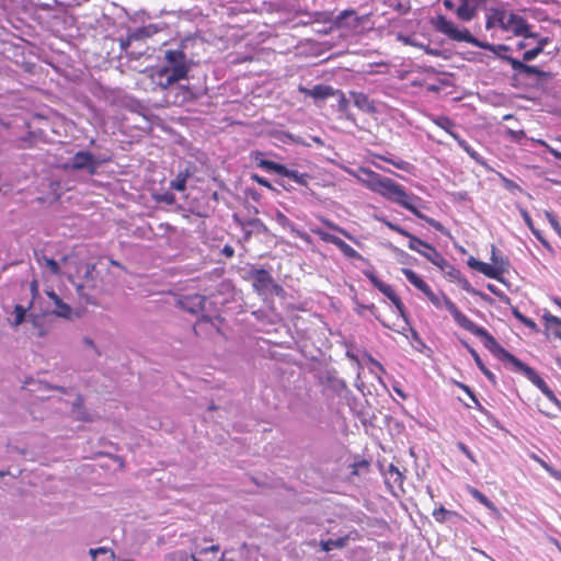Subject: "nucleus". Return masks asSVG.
Here are the masks:
<instances>
[{
	"label": "nucleus",
	"instance_id": "nucleus-35",
	"mask_svg": "<svg viewBox=\"0 0 561 561\" xmlns=\"http://www.w3.org/2000/svg\"><path fill=\"white\" fill-rule=\"evenodd\" d=\"M188 301H191L192 304V308L191 310L192 311H196L197 309H205V304H206V298L204 296H201V295H193L191 297L187 298Z\"/></svg>",
	"mask_w": 561,
	"mask_h": 561
},
{
	"label": "nucleus",
	"instance_id": "nucleus-53",
	"mask_svg": "<svg viewBox=\"0 0 561 561\" xmlns=\"http://www.w3.org/2000/svg\"><path fill=\"white\" fill-rule=\"evenodd\" d=\"M30 289H31V293H32V296H33V299H34L38 295V291H39L38 282L37 280H33L31 283Z\"/></svg>",
	"mask_w": 561,
	"mask_h": 561
},
{
	"label": "nucleus",
	"instance_id": "nucleus-51",
	"mask_svg": "<svg viewBox=\"0 0 561 561\" xmlns=\"http://www.w3.org/2000/svg\"><path fill=\"white\" fill-rule=\"evenodd\" d=\"M469 352L472 355V357H473L476 364L478 365V367L481 370H484V365H483L481 358L479 357L478 353L473 348H469Z\"/></svg>",
	"mask_w": 561,
	"mask_h": 561
},
{
	"label": "nucleus",
	"instance_id": "nucleus-64",
	"mask_svg": "<svg viewBox=\"0 0 561 561\" xmlns=\"http://www.w3.org/2000/svg\"><path fill=\"white\" fill-rule=\"evenodd\" d=\"M554 302L561 308V299H554Z\"/></svg>",
	"mask_w": 561,
	"mask_h": 561
},
{
	"label": "nucleus",
	"instance_id": "nucleus-4",
	"mask_svg": "<svg viewBox=\"0 0 561 561\" xmlns=\"http://www.w3.org/2000/svg\"><path fill=\"white\" fill-rule=\"evenodd\" d=\"M485 27L488 30L500 27L504 32L526 37V39L536 38V34L529 31L528 24L522 16L502 9L489 10Z\"/></svg>",
	"mask_w": 561,
	"mask_h": 561
},
{
	"label": "nucleus",
	"instance_id": "nucleus-59",
	"mask_svg": "<svg viewBox=\"0 0 561 561\" xmlns=\"http://www.w3.org/2000/svg\"><path fill=\"white\" fill-rule=\"evenodd\" d=\"M489 379L494 380V375L484 367V370H481Z\"/></svg>",
	"mask_w": 561,
	"mask_h": 561
},
{
	"label": "nucleus",
	"instance_id": "nucleus-60",
	"mask_svg": "<svg viewBox=\"0 0 561 561\" xmlns=\"http://www.w3.org/2000/svg\"><path fill=\"white\" fill-rule=\"evenodd\" d=\"M489 379L494 380V375L484 367V370H481Z\"/></svg>",
	"mask_w": 561,
	"mask_h": 561
},
{
	"label": "nucleus",
	"instance_id": "nucleus-62",
	"mask_svg": "<svg viewBox=\"0 0 561 561\" xmlns=\"http://www.w3.org/2000/svg\"><path fill=\"white\" fill-rule=\"evenodd\" d=\"M444 5L448 9L453 8V1L451 0H444Z\"/></svg>",
	"mask_w": 561,
	"mask_h": 561
},
{
	"label": "nucleus",
	"instance_id": "nucleus-34",
	"mask_svg": "<svg viewBox=\"0 0 561 561\" xmlns=\"http://www.w3.org/2000/svg\"><path fill=\"white\" fill-rule=\"evenodd\" d=\"M335 245L348 257H359L358 252L344 242L342 239H339Z\"/></svg>",
	"mask_w": 561,
	"mask_h": 561
},
{
	"label": "nucleus",
	"instance_id": "nucleus-10",
	"mask_svg": "<svg viewBox=\"0 0 561 561\" xmlns=\"http://www.w3.org/2000/svg\"><path fill=\"white\" fill-rule=\"evenodd\" d=\"M46 295L53 304L50 312L56 317L70 320L78 316L75 309L65 302L53 289H47Z\"/></svg>",
	"mask_w": 561,
	"mask_h": 561
},
{
	"label": "nucleus",
	"instance_id": "nucleus-5",
	"mask_svg": "<svg viewBox=\"0 0 561 561\" xmlns=\"http://www.w3.org/2000/svg\"><path fill=\"white\" fill-rule=\"evenodd\" d=\"M434 26L438 32L443 33L448 38L456 42L469 43L473 46L488 49L494 54H500V51L508 50V47L505 45H492L486 42H481L477 39L474 36L470 34V32L467 28L458 27L454 22L447 20L443 15L437 16V19L434 22Z\"/></svg>",
	"mask_w": 561,
	"mask_h": 561
},
{
	"label": "nucleus",
	"instance_id": "nucleus-57",
	"mask_svg": "<svg viewBox=\"0 0 561 561\" xmlns=\"http://www.w3.org/2000/svg\"><path fill=\"white\" fill-rule=\"evenodd\" d=\"M480 263H481V261H479V260H477V259H474V257H470V259L468 260V265H469L471 268L476 270V271L478 270V264H480Z\"/></svg>",
	"mask_w": 561,
	"mask_h": 561
},
{
	"label": "nucleus",
	"instance_id": "nucleus-22",
	"mask_svg": "<svg viewBox=\"0 0 561 561\" xmlns=\"http://www.w3.org/2000/svg\"><path fill=\"white\" fill-rule=\"evenodd\" d=\"M71 415L79 421H90L89 413L84 410L81 398H76L71 407Z\"/></svg>",
	"mask_w": 561,
	"mask_h": 561
},
{
	"label": "nucleus",
	"instance_id": "nucleus-49",
	"mask_svg": "<svg viewBox=\"0 0 561 561\" xmlns=\"http://www.w3.org/2000/svg\"><path fill=\"white\" fill-rule=\"evenodd\" d=\"M319 234L323 241H327V242H330L333 244H335L337 242V240L340 239V238H337L333 234H330L328 232H319Z\"/></svg>",
	"mask_w": 561,
	"mask_h": 561
},
{
	"label": "nucleus",
	"instance_id": "nucleus-2",
	"mask_svg": "<svg viewBox=\"0 0 561 561\" xmlns=\"http://www.w3.org/2000/svg\"><path fill=\"white\" fill-rule=\"evenodd\" d=\"M425 297L433 304L435 308H445L460 328L467 330L476 336L481 337L486 348L492 352H504L495 339L489 334L485 329L477 325L473 321H471L444 293L436 294L431 289L425 295Z\"/></svg>",
	"mask_w": 561,
	"mask_h": 561
},
{
	"label": "nucleus",
	"instance_id": "nucleus-30",
	"mask_svg": "<svg viewBox=\"0 0 561 561\" xmlns=\"http://www.w3.org/2000/svg\"><path fill=\"white\" fill-rule=\"evenodd\" d=\"M257 165L264 170H267V171H271V172H275L279 175H282V172L284 171V167L283 164H279V163H276V162H273V161H270V160H265V159H261L259 162H257Z\"/></svg>",
	"mask_w": 561,
	"mask_h": 561
},
{
	"label": "nucleus",
	"instance_id": "nucleus-46",
	"mask_svg": "<svg viewBox=\"0 0 561 561\" xmlns=\"http://www.w3.org/2000/svg\"><path fill=\"white\" fill-rule=\"evenodd\" d=\"M369 369H370L371 373L377 375L378 379L380 380V376L378 374L383 371L382 366L378 362H376L374 359H370V367H369Z\"/></svg>",
	"mask_w": 561,
	"mask_h": 561
},
{
	"label": "nucleus",
	"instance_id": "nucleus-12",
	"mask_svg": "<svg viewBox=\"0 0 561 561\" xmlns=\"http://www.w3.org/2000/svg\"><path fill=\"white\" fill-rule=\"evenodd\" d=\"M299 91L302 92L305 95L314 99L316 101L317 100H325L335 94L334 89H332L331 87H328V85H322V84L314 85L312 89H307V88L300 87Z\"/></svg>",
	"mask_w": 561,
	"mask_h": 561
},
{
	"label": "nucleus",
	"instance_id": "nucleus-47",
	"mask_svg": "<svg viewBox=\"0 0 561 561\" xmlns=\"http://www.w3.org/2000/svg\"><path fill=\"white\" fill-rule=\"evenodd\" d=\"M45 263L49 267L51 273H54V274H59L60 273L59 265H58V263L55 260H53V259H45Z\"/></svg>",
	"mask_w": 561,
	"mask_h": 561
},
{
	"label": "nucleus",
	"instance_id": "nucleus-18",
	"mask_svg": "<svg viewBox=\"0 0 561 561\" xmlns=\"http://www.w3.org/2000/svg\"><path fill=\"white\" fill-rule=\"evenodd\" d=\"M477 271L490 278L499 279L501 274L504 272V266L481 262L478 264Z\"/></svg>",
	"mask_w": 561,
	"mask_h": 561
},
{
	"label": "nucleus",
	"instance_id": "nucleus-43",
	"mask_svg": "<svg viewBox=\"0 0 561 561\" xmlns=\"http://www.w3.org/2000/svg\"><path fill=\"white\" fill-rule=\"evenodd\" d=\"M531 141L543 146L551 154H553L557 159L561 160V152L550 147L545 140L531 138Z\"/></svg>",
	"mask_w": 561,
	"mask_h": 561
},
{
	"label": "nucleus",
	"instance_id": "nucleus-61",
	"mask_svg": "<svg viewBox=\"0 0 561 561\" xmlns=\"http://www.w3.org/2000/svg\"><path fill=\"white\" fill-rule=\"evenodd\" d=\"M224 252L226 253V255L228 256H231L233 254V250L230 248V247H226L224 249Z\"/></svg>",
	"mask_w": 561,
	"mask_h": 561
},
{
	"label": "nucleus",
	"instance_id": "nucleus-15",
	"mask_svg": "<svg viewBox=\"0 0 561 561\" xmlns=\"http://www.w3.org/2000/svg\"><path fill=\"white\" fill-rule=\"evenodd\" d=\"M402 273L414 287L424 294V296L431 290V287L414 271L402 268Z\"/></svg>",
	"mask_w": 561,
	"mask_h": 561
},
{
	"label": "nucleus",
	"instance_id": "nucleus-58",
	"mask_svg": "<svg viewBox=\"0 0 561 561\" xmlns=\"http://www.w3.org/2000/svg\"><path fill=\"white\" fill-rule=\"evenodd\" d=\"M459 387H460L463 391H466V392H467V393H468V394L473 399V401H474V402H477V399L474 398V396H473V393H472V391L470 390V388H469V387H467V386H465V385H459Z\"/></svg>",
	"mask_w": 561,
	"mask_h": 561
},
{
	"label": "nucleus",
	"instance_id": "nucleus-45",
	"mask_svg": "<svg viewBox=\"0 0 561 561\" xmlns=\"http://www.w3.org/2000/svg\"><path fill=\"white\" fill-rule=\"evenodd\" d=\"M505 59L511 64L512 68L516 71L523 72L524 70V62L520 60H517L512 57H505Z\"/></svg>",
	"mask_w": 561,
	"mask_h": 561
},
{
	"label": "nucleus",
	"instance_id": "nucleus-28",
	"mask_svg": "<svg viewBox=\"0 0 561 561\" xmlns=\"http://www.w3.org/2000/svg\"><path fill=\"white\" fill-rule=\"evenodd\" d=\"M433 122L444 130H446L450 136H453L455 139H458L457 135L453 131L454 129V123L448 117H436L433 119Z\"/></svg>",
	"mask_w": 561,
	"mask_h": 561
},
{
	"label": "nucleus",
	"instance_id": "nucleus-36",
	"mask_svg": "<svg viewBox=\"0 0 561 561\" xmlns=\"http://www.w3.org/2000/svg\"><path fill=\"white\" fill-rule=\"evenodd\" d=\"M191 553L185 550H176L168 554V561H190Z\"/></svg>",
	"mask_w": 561,
	"mask_h": 561
},
{
	"label": "nucleus",
	"instance_id": "nucleus-55",
	"mask_svg": "<svg viewBox=\"0 0 561 561\" xmlns=\"http://www.w3.org/2000/svg\"><path fill=\"white\" fill-rule=\"evenodd\" d=\"M254 181L257 182L260 185H263V186H266L268 188H272V185L268 183L267 180L259 176V175H254L253 176Z\"/></svg>",
	"mask_w": 561,
	"mask_h": 561
},
{
	"label": "nucleus",
	"instance_id": "nucleus-17",
	"mask_svg": "<svg viewBox=\"0 0 561 561\" xmlns=\"http://www.w3.org/2000/svg\"><path fill=\"white\" fill-rule=\"evenodd\" d=\"M533 39L535 42V46L524 53L523 59L525 61L534 60L539 54L542 53L543 48L548 44L547 38H539L537 35L536 38Z\"/></svg>",
	"mask_w": 561,
	"mask_h": 561
},
{
	"label": "nucleus",
	"instance_id": "nucleus-37",
	"mask_svg": "<svg viewBox=\"0 0 561 561\" xmlns=\"http://www.w3.org/2000/svg\"><path fill=\"white\" fill-rule=\"evenodd\" d=\"M513 313H514L515 318L518 319L526 327H528L529 329H531L535 332L538 331V327L534 320L523 316L518 310H514Z\"/></svg>",
	"mask_w": 561,
	"mask_h": 561
},
{
	"label": "nucleus",
	"instance_id": "nucleus-6",
	"mask_svg": "<svg viewBox=\"0 0 561 561\" xmlns=\"http://www.w3.org/2000/svg\"><path fill=\"white\" fill-rule=\"evenodd\" d=\"M409 249L420 253L440 270H445L447 266V261L439 252H437L431 244L414 236L409 239Z\"/></svg>",
	"mask_w": 561,
	"mask_h": 561
},
{
	"label": "nucleus",
	"instance_id": "nucleus-9",
	"mask_svg": "<svg viewBox=\"0 0 561 561\" xmlns=\"http://www.w3.org/2000/svg\"><path fill=\"white\" fill-rule=\"evenodd\" d=\"M364 274L377 289L391 300L400 316H404V306L393 288L380 280L371 271H365Z\"/></svg>",
	"mask_w": 561,
	"mask_h": 561
},
{
	"label": "nucleus",
	"instance_id": "nucleus-19",
	"mask_svg": "<svg viewBox=\"0 0 561 561\" xmlns=\"http://www.w3.org/2000/svg\"><path fill=\"white\" fill-rule=\"evenodd\" d=\"M27 309L28 308L23 307L22 305H15L11 316L8 317V322L13 328H18L25 320Z\"/></svg>",
	"mask_w": 561,
	"mask_h": 561
},
{
	"label": "nucleus",
	"instance_id": "nucleus-20",
	"mask_svg": "<svg viewBox=\"0 0 561 561\" xmlns=\"http://www.w3.org/2000/svg\"><path fill=\"white\" fill-rule=\"evenodd\" d=\"M90 554L93 561H115L114 552L105 547L90 549Z\"/></svg>",
	"mask_w": 561,
	"mask_h": 561
},
{
	"label": "nucleus",
	"instance_id": "nucleus-8",
	"mask_svg": "<svg viewBox=\"0 0 561 561\" xmlns=\"http://www.w3.org/2000/svg\"><path fill=\"white\" fill-rule=\"evenodd\" d=\"M517 370L523 373L550 401L557 402L553 391L548 387L546 381L529 366L520 362L514 356L506 354Z\"/></svg>",
	"mask_w": 561,
	"mask_h": 561
},
{
	"label": "nucleus",
	"instance_id": "nucleus-16",
	"mask_svg": "<svg viewBox=\"0 0 561 561\" xmlns=\"http://www.w3.org/2000/svg\"><path fill=\"white\" fill-rule=\"evenodd\" d=\"M350 540V536L339 537L336 539L320 540L319 546L322 551L330 552L334 549L344 548Z\"/></svg>",
	"mask_w": 561,
	"mask_h": 561
},
{
	"label": "nucleus",
	"instance_id": "nucleus-31",
	"mask_svg": "<svg viewBox=\"0 0 561 561\" xmlns=\"http://www.w3.org/2000/svg\"><path fill=\"white\" fill-rule=\"evenodd\" d=\"M378 221L382 222L385 226H387L389 229L407 237L410 239V237H412L413 234H411L410 232H408L405 229L401 228L400 226L387 220L386 218L383 217H379V216H376L375 217Z\"/></svg>",
	"mask_w": 561,
	"mask_h": 561
},
{
	"label": "nucleus",
	"instance_id": "nucleus-32",
	"mask_svg": "<svg viewBox=\"0 0 561 561\" xmlns=\"http://www.w3.org/2000/svg\"><path fill=\"white\" fill-rule=\"evenodd\" d=\"M530 457L535 461H537L547 472H549L551 477H553L557 480H561V471L553 469L551 466H549L546 461H543L535 454H533Z\"/></svg>",
	"mask_w": 561,
	"mask_h": 561
},
{
	"label": "nucleus",
	"instance_id": "nucleus-1",
	"mask_svg": "<svg viewBox=\"0 0 561 561\" xmlns=\"http://www.w3.org/2000/svg\"><path fill=\"white\" fill-rule=\"evenodd\" d=\"M359 183L365 185L371 192L382 196L385 199L398 204L399 206L408 209L420 219L425 220L436 230L446 233L445 228L438 221L423 215L419 210L421 198L416 195L410 194L405 188L396 183L390 178L380 175L366 168H360L357 172H351Z\"/></svg>",
	"mask_w": 561,
	"mask_h": 561
},
{
	"label": "nucleus",
	"instance_id": "nucleus-33",
	"mask_svg": "<svg viewBox=\"0 0 561 561\" xmlns=\"http://www.w3.org/2000/svg\"><path fill=\"white\" fill-rule=\"evenodd\" d=\"M451 515H455V513L447 511L444 506H439L438 508L433 511V517L438 523L446 522L448 517Z\"/></svg>",
	"mask_w": 561,
	"mask_h": 561
},
{
	"label": "nucleus",
	"instance_id": "nucleus-25",
	"mask_svg": "<svg viewBox=\"0 0 561 561\" xmlns=\"http://www.w3.org/2000/svg\"><path fill=\"white\" fill-rule=\"evenodd\" d=\"M82 348L90 356L99 357L102 354L100 347L96 345L94 340L90 336H84L82 339Z\"/></svg>",
	"mask_w": 561,
	"mask_h": 561
},
{
	"label": "nucleus",
	"instance_id": "nucleus-48",
	"mask_svg": "<svg viewBox=\"0 0 561 561\" xmlns=\"http://www.w3.org/2000/svg\"><path fill=\"white\" fill-rule=\"evenodd\" d=\"M491 261H492V265H502L503 266V261L497 255V250L494 245H492V249H491Z\"/></svg>",
	"mask_w": 561,
	"mask_h": 561
},
{
	"label": "nucleus",
	"instance_id": "nucleus-21",
	"mask_svg": "<svg viewBox=\"0 0 561 561\" xmlns=\"http://www.w3.org/2000/svg\"><path fill=\"white\" fill-rule=\"evenodd\" d=\"M468 492L482 505H484L488 510H490L493 514H499V511L493 502H491L484 494H482L479 490L468 486Z\"/></svg>",
	"mask_w": 561,
	"mask_h": 561
},
{
	"label": "nucleus",
	"instance_id": "nucleus-24",
	"mask_svg": "<svg viewBox=\"0 0 561 561\" xmlns=\"http://www.w3.org/2000/svg\"><path fill=\"white\" fill-rule=\"evenodd\" d=\"M520 215L525 221V224L527 225V227L530 229V231L533 232V234L545 245V247H549L548 242L543 239L541 232L535 228L534 226V222L528 214L527 210L525 209H520Z\"/></svg>",
	"mask_w": 561,
	"mask_h": 561
},
{
	"label": "nucleus",
	"instance_id": "nucleus-3",
	"mask_svg": "<svg viewBox=\"0 0 561 561\" xmlns=\"http://www.w3.org/2000/svg\"><path fill=\"white\" fill-rule=\"evenodd\" d=\"M167 66L151 70L150 79L156 85L167 89L188 72L185 55L181 50H168L165 53Z\"/></svg>",
	"mask_w": 561,
	"mask_h": 561
},
{
	"label": "nucleus",
	"instance_id": "nucleus-23",
	"mask_svg": "<svg viewBox=\"0 0 561 561\" xmlns=\"http://www.w3.org/2000/svg\"><path fill=\"white\" fill-rule=\"evenodd\" d=\"M351 95H352L355 106H357L358 108L366 111V112H370L373 110V106H371L367 95H365L364 93L352 92Z\"/></svg>",
	"mask_w": 561,
	"mask_h": 561
},
{
	"label": "nucleus",
	"instance_id": "nucleus-63",
	"mask_svg": "<svg viewBox=\"0 0 561 561\" xmlns=\"http://www.w3.org/2000/svg\"><path fill=\"white\" fill-rule=\"evenodd\" d=\"M219 561H233V560L228 559V558H226L225 556H222V557L220 558V560H219Z\"/></svg>",
	"mask_w": 561,
	"mask_h": 561
},
{
	"label": "nucleus",
	"instance_id": "nucleus-38",
	"mask_svg": "<svg viewBox=\"0 0 561 561\" xmlns=\"http://www.w3.org/2000/svg\"><path fill=\"white\" fill-rule=\"evenodd\" d=\"M219 551V546L217 545H213L208 548H204V549H201L199 551H197L196 554L194 553H191V558H190V561H202L198 557V556H202V554H207L209 552L216 554L217 552Z\"/></svg>",
	"mask_w": 561,
	"mask_h": 561
},
{
	"label": "nucleus",
	"instance_id": "nucleus-7",
	"mask_svg": "<svg viewBox=\"0 0 561 561\" xmlns=\"http://www.w3.org/2000/svg\"><path fill=\"white\" fill-rule=\"evenodd\" d=\"M517 370L523 373L550 401L557 402L553 391L548 387L546 381L529 366L520 362L514 356L506 354Z\"/></svg>",
	"mask_w": 561,
	"mask_h": 561
},
{
	"label": "nucleus",
	"instance_id": "nucleus-52",
	"mask_svg": "<svg viewBox=\"0 0 561 561\" xmlns=\"http://www.w3.org/2000/svg\"><path fill=\"white\" fill-rule=\"evenodd\" d=\"M387 161V159H385ZM388 162H390L391 164H393L396 168L400 169V170H408V163L404 162V161H391V160H388Z\"/></svg>",
	"mask_w": 561,
	"mask_h": 561
},
{
	"label": "nucleus",
	"instance_id": "nucleus-40",
	"mask_svg": "<svg viewBox=\"0 0 561 561\" xmlns=\"http://www.w3.org/2000/svg\"><path fill=\"white\" fill-rule=\"evenodd\" d=\"M547 220L549 221L550 226L552 227V229L561 237V226L559 224V221L557 220V218L554 217V215L548 210H545L543 211Z\"/></svg>",
	"mask_w": 561,
	"mask_h": 561
},
{
	"label": "nucleus",
	"instance_id": "nucleus-29",
	"mask_svg": "<svg viewBox=\"0 0 561 561\" xmlns=\"http://www.w3.org/2000/svg\"><path fill=\"white\" fill-rule=\"evenodd\" d=\"M282 175L294 180L296 183H298L300 185L307 184V179H308L307 174L299 173L295 170H289L286 167H284V171L282 172Z\"/></svg>",
	"mask_w": 561,
	"mask_h": 561
},
{
	"label": "nucleus",
	"instance_id": "nucleus-39",
	"mask_svg": "<svg viewBox=\"0 0 561 561\" xmlns=\"http://www.w3.org/2000/svg\"><path fill=\"white\" fill-rule=\"evenodd\" d=\"M547 220L549 221L550 226L552 227V229L561 237V226L559 224V221L557 220V218L554 217V215L548 210H545L543 211Z\"/></svg>",
	"mask_w": 561,
	"mask_h": 561
},
{
	"label": "nucleus",
	"instance_id": "nucleus-13",
	"mask_svg": "<svg viewBox=\"0 0 561 561\" xmlns=\"http://www.w3.org/2000/svg\"><path fill=\"white\" fill-rule=\"evenodd\" d=\"M274 218L278 225H280L284 229H288L296 237L302 239L304 241H306L308 243L311 241L310 236L308 233H306L305 231L297 229L295 227V225L293 222H290V220L283 213L276 211Z\"/></svg>",
	"mask_w": 561,
	"mask_h": 561
},
{
	"label": "nucleus",
	"instance_id": "nucleus-41",
	"mask_svg": "<svg viewBox=\"0 0 561 561\" xmlns=\"http://www.w3.org/2000/svg\"><path fill=\"white\" fill-rule=\"evenodd\" d=\"M186 184V174L180 173L175 180L171 182V187L176 191H184Z\"/></svg>",
	"mask_w": 561,
	"mask_h": 561
},
{
	"label": "nucleus",
	"instance_id": "nucleus-56",
	"mask_svg": "<svg viewBox=\"0 0 561 561\" xmlns=\"http://www.w3.org/2000/svg\"><path fill=\"white\" fill-rule=\"evenodd\" d=\"M523 72H526V73H529V75H536V73H538V70H537L536 67L528 66V65L525 64Z\"/></svg>",
	"mask_w": 561,
	"mask_h": 561
},
{
	"label": "nucleus",
	"instance_id": "nucleus-26",
	"mask_svg": "<svg viewBox=\"0 0 561 561\" xmlns=\"http://www.w3.org/2000/svg\"><path fill=\"white\" fill-rule=\"evenodd\" d=\"M386 481L400 486L403 482V476L397 467L390 465L386 471Z\"/></svg>",
	"mask_w": 561,
	"mask_h": 561
},
{
	"label": "nucleus",
	"instance_id": "nucleus-44",
	"mask_svg": "<svg viewBox=\"0 0 561 561\" xmlns=\"http://www.w3.org/2000/svg\"><path fill=\"white\" fill-rule=\"evenodd\" d=\"M255 280L262 286H265L270 282V275L265 271H257L255 274Z\"/></svg>",
	"mask_w": 561,
	"mask_h": 561
},
{
	"label": "nucleus",
	"instance_id": "nucleus-27",
	"mask_svg": "<svg viewBox=\"0 0 561 561\" xmlns=\"http://www.w3.org/2000/svg\"><path fill=\"white\" fill-rule=\"evenodd\" d=\"M456 14L459 20L468 22L473 19L476 10L465 2L457 8Z\"/></svg>",
	"mask_w": 561,
	"mask_h": 561
},
{
	"label": "nucleus",
	"instance_id": "nucleus-42",
	"mask_svg": "<svg viewBox=\"0 0 561 561\" xmlns=\"http://www.w3.org/2000/svg\"><path fill=\"white\" fill-rule=\"evenodd\" d=\"M333 96H336L339 108L340 111L344 112L346 111L348 106V100L345 98L344 93L341 91H335V94Z\"/></svg>",
	"mask_w": 561,
	"mask_h": 561
},
{
	"label": "nucleus",
	"instance_id": "nucleus-54",
	"mask_svg": "<svg viewBox=\"0 0 561 561\" xmlns=\"http://www.w3.org/2000/svg\"><path fill=\"white\" fill-rule=\"evenodd\" d=\"M530 41L531 39H526V37H523V39L517 43V49L522 50V49H525L526 47L530 46L531 45Z\"/></svg>",
	"mask_w": 561,
	"mask_h": 561
},
{
	"label": "nucleus",
	"instance_id": "nucleus-11",
	"mask_svg": "<svg viewBox=\"0 0 561 561\" xmlns=\"http://www.w3.org/2000/svg\"><path fill=\"white\" fill-rule=\"evenodd\" d=\"M77 276L69 275V279L77 286L78 289L83 287H92L94 285V265L90 263H80L78 265Z\"/></svg>",
	"mask_w": 561,
	"mask_h": 561
},
{
	"label": "nucleus",
	"instance_id": "nucleus-50",
	"mask_svg": "<svg viewBox=\"0 0 561 561\" xmlns=\"http://www.w3.org/2000/svg\"><path fill=\"white\" fill-rule=\"evenodd\" d=\"M458 447L472 462H477L474 456L465 444L460 443Z\"/></svg>",
	"mask_w": 561,
	"mask_h": 561
},
{
	"label": "nucleus",
	"instance_id": "nucleus-14",
	"mask_svg": "<svg viewBox=\"0 0 561 561\" xmlns=\"http://www.w3.org/2000/svg\"><path fill=\"white\" fill-rule=\"evenodd\" d=\"M72 167L75 169H89L91 172H93L96 168V164L91 153L80 151L73 157Z\"/></svg>",
	"mask_w": 561,
	"mask_h": 561
}]
</instances>
